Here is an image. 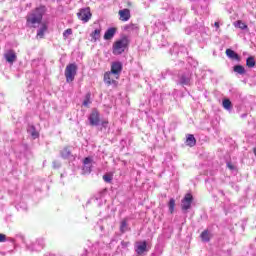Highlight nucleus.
<instances>
[{"mask_svg": "<svg viewBox=\"0 0 256 256\" xmlns=\"http://www.w3.org/2000/svg\"><path fill=\"white\" fill-rule=\"evenodd\" d=\"M235 27H238V29H241L242 31H245L247 29H249V27L247 26V24H245L243 21L238 20L234 23Z\"/></svg>", "mask_w": 256, "mask_h": 256, "instance_id": "21", "label": "nucleus"}, {"mask_svg": "<svg viewBox=\"0 0 256 256\" xmlns=\"http://www.w3.org/2000/svg\"><path fill=\"white\" fill-rule=\"evenodd\" d=\"M90 37L92 38V41H99L101 39V28L95 29L91 34Z\"/></svg>", "mask_w": 256, "mask_h": 256, "instance_id": "19", "label": "nucleus"}, {"mask_svg": "<svg viewBox=\"0 0 256 256\" xmlns=\"http://www.w3.org/2000/svg\"><path fill=\"white\" fill-rule=\"evenodd\" d=\"M4 57H5L6 61L8 63H10L11 65H13V63H15V61H17V54H15V51H13V50H9L8 52H6Z\"/></svg>", "mask_w": 256, "mask_h": 256, "instance_id": "10", "label": "nucleus"}, {"mask_svg": "<svg viewBox=\"0 0 256 256\" xmlns=\"http://www.w3.org/2000/svg\"><path fill=\"white\" fill-rule=\"evenodd\" d=\"M69 35H73V30L71 28H68L67 30H65L63 32V38L67 39L69 37Z\"/></svg>", "mask_w": 256, "mask_h": 256, "instance_id": "30", "label": "nucleus"}, {"mask_svg": "<svg viewBox=\"0 0 256 256\" xmlns=\"http://www.w3.org/2000/svg\"><path fill=\"white\" fill-rule=\"evenodd\" d=\"M193 203V195L186 194L182 199V211H189L191 209V204Z\"/></svg>", "mask_w": 256, "mask_h": 256, "instance_id": "5", "label": "nucleus"}, {"mask_svg": "<svg viewBox=\"0 0 256 256\" xmlns=\"http://www.w3.org/2000/svg\"><path fill=\"white\" fill-rule=\"evenodd\" d=\"M226 55L228 59H231L232 61H241V57H239V54H237L232 49H226Z\"/></svg>", "mask_w": 256, "mask_h": 256, "instance_id": "12", "label": "nucleus"}, {"mask_svg": "<svg viewBox=\"0 0 256 256\" xmlns=\"http://www.w3.org/2000/svg\"><path fill=\"white\" fill-rule=\"evenodd\" d=\"M91 105V94H86L85 99L83 101V106L84 107H89Z\"/></svg>", "mask_w": 256, "mask_h": 256, "instance_id": "24", "label": "nucleus"}, {"mask_svg": "<svg viewBox=\"0 0 256 256\" xmlns=\"http://www.w3.org/2000/svg\"><path fill=\"white\" fill-rule=\"evenodd\" d=\"M115 33H117V29L115 28H109L105 34H104V39L105 41H109L110 39H113L115 37Z\"/></svg>", "mask_w": 256, "mask_h": 256, "instance_id": "14", "label": "nucleus"}, {"mask_svg": "<svg viewBox=\"0 0 256 256\" xmlns=\"http://www.w3.org/2000/svg\"><path fill=\"white\" fill-rule=\"evenodd\" d=\"M135 251L137 255H143V253L147 251V242L146 241L137 242Z\"/></svg>", "mask_w": 256, "mask_h": 256, "instance_id": "9", "label": "nucleus"}, {"mask_svg": "<svg viewBox=\"0 0 256 256\" xmlns=\"http://www.w3.org/2000/svg\"><path fill=\"white\" fill-rule=\"evenodd\" d=\"M169 211L170 213H173L175 211V199H170L168 203Z\"/></svg>", "mask_w": 256, "mask_h": 256, "instance_id": "27", "label": "nucleus"}, {"mask_svg": "<svg viewBox=\"0 0 256 256\" xmlns=\"http://www.w3.org/2000/svg\"><path fill=\"white\" fill-rule=\"evenodd\" d=\"M124 31L127 33H133V31H139V26H137V24L130 23L124 26Z\"/></svg>", "mask_w": 256, "mask_h": 256, "instance_id": "17", "label": "nucleus"}, {"mask_svg": "<svg viewBox=\"0 0 256 256\" xmlns=\"http://www.w3.org/2000/svg\"><path fill=\"white\" fill-rule=\"evenodd\" d=\"M227 167L230 168L231 171H233V169H235V166H233V164H231V163H227Z\"/></svg>", "mask_w": 256, "mask_h": 256, "instance_id": "34", "label": "nucleus"}, {"mask_svg": "<svg viewBox=\"0 0 256 256\" xmlns=\"http://www.w3.org/2000/svg\"><path fill=\"white\" fill-rule=\"evenodd\" d=\"M45 13V6L35 8L26 16V27L29 29H37L43 21V15Z\"/></svg>", "mask_w": 256, "mask_h": 256, "instance_id": "1", "label": "nucleus"}, {"mask_svg": "<svg viewBox=\"0 0 256 256\" xmlns=\"http://www.w3.org/2000/svg\"><path fill=\"white\" fill-rule=\"evenodd\" d=\"M246 65H247V67H250V68L255 67V58L248 57L246 60Z\"/></svg>", "mask_w": 256, "mask_h": 256, "instance_id": "25", "label": "nucleus"}, {"mask_svg": "<svg viewBox=\"0 0 256 256\" xmlns=\"http://www.w3.org/2000/svg\"><path fill=\"white\" fill-rule=\"evenodd\" d=\"M31 135H32V137L34 138V139H37V137H39V133H37V131H32V133H31Z\"/></svg>", "mask_w": 256, "mask_h": 256, "instance_id": "32", "label": "nucleus"}, {"mask_svg": "<svg viewBox=\"0 0 256 256\" xmlns=\"http://www.w3.org/2000/svg\"><path fill=\"white\" fill-rule=\"evenodd\" d=\"M222 105H223L224 109H227L228 111L231 110V100L224 99L222 102Z\"/></svg>", "mask_w": 256, "mask_h": 256, "instance_id": "26", "label": "nucleus"}, {"mask_svg": "<svg viewBox=\"0 0 256 256\" xmlns=\"http://www.w3.org/2000/svg\"><path fill=\"white\" fill-rule=\"evenodd\" d=\"M93 162V160L90 157H86L83 161V174L84 175H88L89 173H91V163Z\"/></svg>", "mask_w": 256, "mask_h": 256, "instance_id": "8", "label": "nucleus"}, {"mask_svg": "<svg viewBox=\"0 0 256 256\" xmlns=\"http://www.w3.org/2000/svg\"><path fill=\"white\" fill-rule=\"evenodd\" d=\"M64 75L67 83H73V81H75V76L77 75V64H68L66 66Z\"/></svg>", "mask_w": 256, "mask_h": 256, "instance_id": "3", "label": "nucleus"}, {"mask_svg": "<svg viewBox=\"0 0 256 256\" xmlns=\"http://www.w3.org/2000/svg\"><path fill=\"white\" fill-rule=\"evenodd\" d=\"M5 239H6L5 234H0V243H4Z\"/></svg>", "mask_w": 256, "mask_h": 256, "instance_id": "33", "label": "nucleus"}, {"mask_svg": "<svg viewBox=\"0 0 256 256\" xmlns=\"http://www.w3.org/2000/svg\"><path fill=\"white\" fill-rule=\"evenodd\" d=\"M46 31H47V24L45 23L40 24V28L37 31V38L43 39V37H45Z\"/></svg>", "mask_w": 256, "mask_h": 256, "instance_id": "15", "label": "nucleus"}, {"mask_svg": "<svg viewBox=\"0 0 256 256\" xmlns=\"http://www.w3.org/2000/svg\"><path fill=\"white\" fill-rule=\"evenodd\" d=\"M103 179H104V181H105L106 183H111V181H113V176L110 175V174H105V175L103 176Z\"/></svg>", "mask_w": 256, "mask_h": 256, "instance_id": "31", "label": "nucleus"}, {"mask_svg": "<svg viewBox=\"0 0 256 256\" xmlns=\"http://www.w3.org/2000/svg\"><path fill=\"white\" fill-rule=\"evenodd\" d=\"M120 231L121 233H125L127 231V221L123 220L120 224Z\"/></svg>", "mask_w": 256, "mask_h": 256, "instance_id": "29", "label": "nucleus"}, {"mask_svg": "<svg viewBox=\"0 0 256 256\" xmlns=\"http://www.w3.org/2000/svg\"><path fill=\"white\" fill-rule=\"evenodd\" d=\"M127 47H129V39L127 37H123L113 43L112 53L113 55H122V53H125Z\"/></svg>", "mask_w": 256, "mask_h": 256, "instance_id": "2", "label": "nucleus"}, {"mask_svg": "<svg viewBox=\"0 0 256 256\" xmlns=\"http://www.w3.org/2000/svg\"><path fill=\"white\" fill-rule=\"evenodd\" d=\"M89 121L91 125H99V112H92L89 117Z\"/></svg>", "mask_w": 256, "mask_h": 256, "instance_id": "13", "label": "nucleus"}, {"mask_svg": "<svg viewBox=\"0 0 256 256\" xmlns=\"http://www.w3.org/2000/svg\"><path fill=\"white\" fill-rule=\"evenodd\" d=\"M214 27H216V29H219V22H215Z\"/></svg>", "mask_w": 256, "mask_h": 256, "instance_id": "35", "label": "nucleus"}, {"mask_svg": "<svg viewBox=\"0 0 256 256\" xmlns=\"http://www.w3.org/2000/svg\"><path fill=\"white\" fill-rule=\"evenodd\" d=\"M123 70V64L121 62H113L111 65V71L112 75H116L115 79H119V73Z\"/></svg>", "mask_w": 256, "mask_h": 256, "instance_id": "6", "label": "nucleus"}, {"mask_svg": "<svg viewBox=\"0 0 256 256\" xmlns=\"http://www.w3.org/2000/svg\"><path fill=\"white\" fill-rule=\"evenodd\" d=\"M43 247H45V243H43V240H38L36 243L29 245L28 249H30V251H41Z\"/></svg>", "mask_w": 256, "mask_h": 256, "instance_id": "11", "label": "nucleus"}, {"mask_svg": "<svg viewBox=\"0 0 256 256\" xmlns=\"http://www.w3.org/2000/svg\"><path fill=\"white\" fill-rule=\"evenodd\" d=\"M191 81V79L187 76H182L180 78V83L181 85H189V82Z\"/></svg>", "mask_w": 256, "mask_h": 256, "instance_id": "28", "label": "nucleus"}, {"mask_svg": "<svg viewBox=\"0 0 256 256\" xmlns=\"http://www.w3.org/2000/svg\"><path fill=\"white\" fill-rule=\"evenodd\" d=\"M196 144L197 140L195 139V136H193V134H189L186 139V145H188V147H195Z\"/></svg>", "mask_w": 256, "mask_h": 256, "instance_id": "18", "label": "nucleus"}, {"mask_svg": "<svg viewBox=\"0 0 256 256\" xmlns=\"http://www.w3.org/2000/svg\"><path fill=\"white\" fill-rule=\"evenodd\" d=\"M111 75H113L111 72H106L104 75V81L107 85H117V81H115Z\"/></svg>", "mask_w": 256, "mask_h": 256, "instance_id": "16", "label": "nucleus"}, {"mask_svg": "<svg viewBox=\"0 0 256 256\" xmlns=\"http://www.w3.org/2000/svg\"><path fill=\"white\" fill-rule=\"evenodd\" d=\"M118 15L120 21L127 22L129 19H131V10L124 8L119 10Z\"/></svg>", "mask_w": 256, "mask_h": 256, "instance_id": "7", "label": "nucleus"}, {"mask_svg": "<svg viewBox=\"0 0 256 256\" xmlns=\"http://www.w3.org/2000/svg\"><path fill=\"white\" fill-rule=\"evenodd\" d=\"M234 72L238 73L239 75H245V67L242 65H236L234 66Z\"/></svg>", "mask_w": 256, "mask_h": 256, "instance_id": "22", "label": "nucleus"}, {"mask_svg": "<svg viewBox=\"0 0 256 256\" xmlns=\"http://www.w3.org/2000/svg\"><path fill=\"white\" fill-rule=\"evenodd\" d=\"M77 17L78 19H80V21H82L83 23H89V20L92 17L91 14V8L87 7V8H83L81 9L78 13H77Z\"/></svg>", "mask_w": 256, "mask_h": 256, "instance_id": "4", "label": "nucleus"}, {"mask_svg": "<svg viewBox=\"0 0 256 256\" xmlns=\"http://www.w3.org/2000/svg\"><path fill=\"white\" fill-rule=\"evenodd\" d=\"M61 155L64 159H69V157H71V150H69V148H64Z\"/></svg>", "mask_w": 256, "mask_h": 256, "instance_id": "23", "label": "nucleus"}, {"mask_svg": "<svg viewBox=\"0 0 256 256\" xmlns=\"http://www.w3.org/2000/svg\"><path fill=\"white\" fill-rule=\"evenodd\" d=\"M200 237L204 243H209V241L211 240V234H209V230H204L201 233Z\"/></svg>", "mask_w": 256, "mask_h": 256, "instance_id": "20", "label": "nucleus"}]
</instances>
